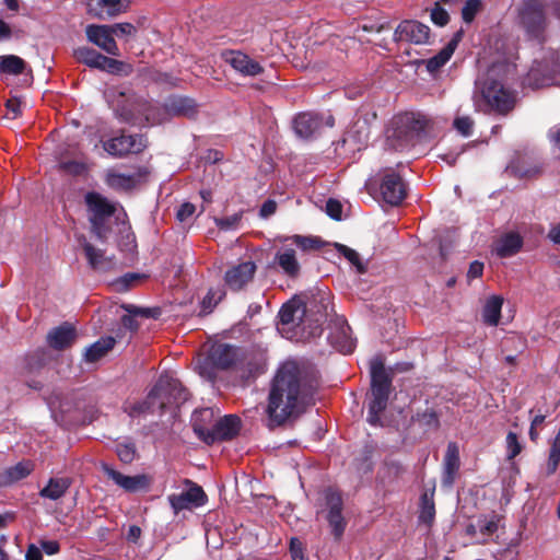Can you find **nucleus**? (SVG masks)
<instances>
[{"instance_id":"64","label":"nucleus","mask_w":560,"mask_h":560,"mask_svg":"<svg viewBox=\"0 0 560 560\" xmlns=\"http://www.w3.org/2000/svg\"><path fill=\"white\" fill-rule=\"evenodd\" d=\"M548 138H549L550 142L552 143L553 149L560 155V125H556L552 128H550V130L548 132Z\"/></svg>"},{"instance_id":"17","label":"nucleus","mask_w":560,"mask_h":560,"mask_svg":"<svg viewBox=\"0 0 560 560\" xmlns=\"http://www.w3.org/2000/svg\"><path fill=\"white\" fill-rule=\"evenodd\" d=\"M429 34V26L418 21L406 20L396 27L394 38L397 42H409L419 45L428 42Z\"/></svg>"},{"instance_id":"59","label":"nucleus","mask_w":560,"mask_h":560,"mask_svg":"<svg viewBox=\"0 0 560 560\" xmlns=\"http://www.w3.org/2000/svg\"><path fill=\"white\" fill-rule=\"evenodd\" d=\"M342 206L336 199H329L326 202V213L335 220H339L341 218Z\"/></svg>"},{"instance_id":"21","label":"nucleus","mask_w":560,"mask_h":560,"mask_svg":"<svg viewBox=\"0 0 560 560\" xmlns=\"http://www.w3.org/2000/svg\"><path fill=\"white\" fill-rule=\"evenodd\" d=\"M207 360L213 366L226 370L237 360V348L226 343H215L210 350Z\"/></svg>"},{"instance_id":"1","label":"nucleus","mask_w":560,"mask_h":560,"mask_svg":"<svg viewBox=\"0 0 560 560\" xmlns=\"http://www.w3.org/2000/svg\"><path fill=\"white\" fill-rule=\"evenodd\" d=\"M316 383L304 365L285 361L278 370L268 397L269 427L284 423L314 404Z\"/></svg>"},{"instance_id":"30","label":"nucleus","mask_w":560,"mask_h":560,"mask_svg":"<svg viewBox=\"0 0 560 560\" xmlns=\"http://www.w3.org/2000/svg\"><path fill=\"white\" fill-rule=\"evenodd\" d=\"M195 100L186 96H174L166 102V109L173 116L192 117L197 113Z\"/></svg>"},{"instance_id":"32","label":"nucleus","mask_w":560,"mask_h":560,"mask_svg":"<svg viewBox=\"0 0 560 560\" xmlns=\"http://www.w3.org/2000/svg\"><path fill=\"white\" fill-rule=\"evenodd\" d=\"M115 339L113 337H105L98 339L96 342L86 348L84 352V359L86 362H96L107 354L109 350L113 349L115 345Z\"/></svg>"},{"instance_id":"13","label":"nucleus","mask_w":560,"mask_h":560,"mask_svg":"<svg viewBox=\"0 0 560 560\" xmlns=\"http://www.w3.org/2000/svg\"><path fill=\"white\" fill-rule=\"evenodd\" d=\"M188 488L180 493L170 494L167 500L175 513L192 508L202 506L207 501V495L202 488L186 479Z\"/></svg>"},{"instance_id":"20","label":"nucleus","mask_w":560,"mask_h":560,"mask_svg":"<svg viewBox=\"0 0 560 560\" xmlns=\"http://www.w3.org/2000/svg\"><path fill=\"white\" fill-rule=\"evenodd\" d=\"M77 339L75 328L69 324L63 323L62 325L52 328L47 334V345L55 350H65L70 348Z\"/></svg>"},{"instance_id":"24","label":"nucleus","mask_w":560,"mask_h":560,"mask_svg":"<svg viewBox=\"0 0 560 560\" xmlns=\"http://www.w3.org/2000/svg\"><path fill=\"white\" fill-rule=\"evenodd\" d=\"M88 10L91 14L102 19L103 14L113 18L127 10L129 0H86Z\"/></svg>"},{"instance_id":"40","label":"nucleus","mask_w":560,"mask_h":560,"mask_svg":"<svg viewBox=\"0 0 560 560\" xmlns=\"http://www.w3.org/2000/svg\"><path fill=\"white\" fill-rule=\"evenodd\" d=\"M285 241H290L304 252L318 249L324 244L317 236H303L298 234L287 237Z\"/></svg>"},{"instance_id":"48","label":"nucleus","mask_w":560,"mask_h":560,"mask_svg":"<svg viewBox=\"0 0 560 560\" xmlns=\"http://www.w3.org/2000/svg\"><path fill=\"white\" fill-rule=\"evenodd\" d=\"M243 212L234 213L226 218H215V225L223 231L236 230L240 226Z\"/></svg>"},{"instance_id":"16","label":"nucleus","mask_w":560,"mask_h":560,"mask_svg":"<svg viewBox=\"0 0 560 560\" xmlns=\"http://www.w3.org/2000/svg\"><path fill=\"white\" fill-rule=\"evenodd\" d=\"M223 59L243 77H257L264 72V67L257 60L240 50L223 52Z\"/></svg>"},{"instance_id":"26","label":"nucleus","mask_w":560,"mask_h":560,"mask_svg":"<svg viewBox=\"0 0 560 560\" xmlns=\"http://www.w3.org/2000/svg\"><path fill=\"white\" fill-rule=\"evenodd\" d=\"M350 332L351 329L347 323H337L328 337L331 346L345 354L351 353L355 348V341Z\"/></svg>"},{"instance_id":"37","label":"nucleus","mask_w":560,"mask_h":560,"mask_svg":"<svg viewBox=\"0 0 560 560\" xmlns=\"http://www.w3.org/2000/svg\"><path fill=\"white\" fill-rule=\"evenodd\" d=\"M74 56L80 62L95 69H101L105 59L104 55L89 47H79L74 50Z\"/></svg>"},{"instance_id":"18","label":"nucleus","mask_w":560,"mask_h":560,"mask_svg":"<svg viewBox=\"0 0 560 560\" xmlns=\"http://www.w3.org/2000/svg\"><path fill=\"white\" fill-rule=\"evenodd\" d=\"M88 39L109 55L118 56L119 49L113 37L110 25L91 24L85 30Z\"/></svg>"},{"instance_id":"7","label":"nucleus","mask_w":560,"mask_h":560,"mask_svg":"<svg viewBox=\"0 0 560 560\" xmlns=\"http://www.w3.org/2000/svg\"><path fill=\"white\" fill-rule=\"evenodd\" d=\"M89 220L92 233L102 242L107 240L110 232L108 221L115 213V205L98 192L91 191L85 195Z\"/></svg>"},{"instance_id":"33","label":"nucleus","mask_w":560,"mask_h":560,"mask_svg":"<svg viewBox=\"0 0 560 560\" xmlns=\"http://www.w3.org/2000/svg\"><path fill=\"white\" fill-rule=\"evenodd\" d=\"M370 127L366 119H358L345 135V142H353L359 145L365 144L370 139Z\"/></svg>"},{"instance_id":"52","label":"nucleus","mask_w":560,"mask_h":560,"mask_svg":"<svg viewBox=\"0 0 560 560\" xmlns=\"http://www.w3.org/2000/svg\"><path fill=\"white\" fill-rule=\"evenodd\" d=\"M453 126L462 136L469 137L472 133L474 120L469 116L457 117Z\"/></svg>"},{"instance_id":"19","label":"nucleus","mask_w":560,"mask_h":560,"mask_svg":"<svg viewBox=\"0 0 560 560\" xmlns=\"http://www.w3.org/2000/svg\"><path fill=\"white\" fill-rule=\"evenodd\" d=\"M255 272V262L244 261L231 267L225 272L224 280L231 290L238 291L253 280Z\"/></svg>"},{"instance_id":"5","label":"nucleus","mask_w":560,"mask_h":560,"mask_svg":"<svg viewBox=\"0 0 560 560\" xmlns=\"http://www.w3.org/2000/svg\"><path fill=\"white\" fill-rule=\"evenodd\" d=\"M188 392L182 383L170 374H162L147 396V405L155 404L160 413L173 405H180L188 399Z\"/></svg>"},{"instance_id":"31","label":"nucleus","mask_w":560,"mask_h":560,"mask_svg":"<svg viewBox=\"0 0 560 560\" xmlns=\"http://www.w3.org/2000/svg\"><path fill=\"white\" fill-rule=\"evenodd\" d=\"M70 486L71 480L69 478H50L48 483L39 491V495L56 501L65 495Z\"/></svg>"},{"instance_id":"23","label":"nucleus","mask_w":560,"mask_h":560,"mask_svg":"<svg viewBox=\"0 0 560 560\" xmlns=\"http://www.w3.org/2000/svg\"><path fill=\"white\" fill-rule=\"evenodd\" d=\"M273 264L284 276L291 279H295L300 276L301 265L293 248H279L275 255Z\"/></svg>"},{"instance_id":"36","label":"nucleus","mask_w":560,"mask_h":560,"mask_svg":"<svg viewBox=\"0 0 560 560\" xmlns=\"http://www.w3.org/2000/svg\"><path fill=\"white\" fill-rule=\"evenodd\" d=\"M435 517L434 490L424 491L420 498L419 521L431 525Z\"/></svg>"},{"instance_id":"54","label":"nucleus","mask_w":560,"mask_h":560,"mask_svg":"<svg viewBox=\"0 0 560 560\" xmlns=\"http://www.w3.org/2000/svg\"><path fill=\"white\" fill-rule=\"evenodd\" d=\"M505 442L508 450V459H513L522 452V445L518 442L516 433L509 432Z\"/></svg>"},{"instance_id":"62","label":"nucleus","mask_w":560,"mask_h":560,"mask_svg":"<svg viewBox=\"0 0 560 560\" xmlns=\"http://www.w3.org/2000/svg\"><path fill=\"white\" fill-rule=\"evenodd\" d=\"M7 117L14 119L21 114V103L18 98L8 100L5 103Z\"/></svg>"},{"instance_id":"10","label":"nucleus","mask_w":560,"mask_h":560,"mask_svg":"<svg viewBox=\"0 0 560 560\" xmlns=\"http://www.w3.org/2000/svg\"><path fill=\"white\" fill-rule=\"evenodd\" d=\"M241 420L237 416L229 415L217 420L211 427L196 423V434L207 444L231 440L237 435Z\"/></svg>"},{"instance_id":"28","label":"nucleus","mask_w":560,"mask_h":560,"mask_svg":"<svg viewBox=\"0 0 560 560\" xmlns=\"http://www.w3.org/2000/svg\"><path fill=\"white\" fill-rule=\"evenodd\" d=\"M523 246V238L515 232L501 236L494 244V253L501 257H511L520 252Z\"/></svg>"},{"instance_id":"45","label":"nucleus","mask_w":560,"mask_h":560,"mask_svg":"<svg viewBox=\"0 0 560 560\" xmlns=\"http://www.w3.org/2000/svg\"><path fill=\"white\" fill-rule=\"evenodd\" d=\"M108 73L113 74H128L131 71V67L120 60L113 59L105 56L103 65H101V69Z\"/></svg>"},{"instance_id":"39","label":"nucleus","mask_w":560,"mask_h":560,"mask_svg":"<svg viewBox=\"0 0 560 560\" xmlns=\"http://www.w3.org/2000/svg\"><path fill=\"white\" fill-rule=\"evenodd\" d=\"M25 69V62L22 58L9 55L0 60V71L8 74H21Z\"/></svg>"},{"instance_id":"56","label":"nucleus","mask_w":560,"mask_h":560,"mask_svg":"<svg viewBox=\"0 0 560 560\" xmlns=\"http://www.w3.org/2000/svg\"><path fill=\"white\" fill-rule=\"evenodd\" d=\"M431 20L434 24L439 26H444L448 23L450 15L440 5V3H435L434 8L431 11Z\"/></svg>"},{"instance_id":"25","label":"nucleus","mask_w":560,"mask_h":560,"mask_svg":"<svg viewBox=\"0 0 560 560\" xmlns=\"http://www.w3.org/2000/svg\"><path fill=\"white\" fill-rule=\"evenodd\" d=\"M323 127V119L319 115L314 113L299 114L293 122V128L296 135L301 138L307 139L314 136Z\"/></svg>"},{"instance_id":"12","label":"nucleus","mask_w":560,"mask_h":560,"mask_svg":"<svg viewBox=\"0 0 560 560\" xmlns=\"http://www.w3.org/2000/svg\"><path fill=\"white\" fill-rule=\"evenodd\" d=\"M380 192L383 200L390 206H398L407 196V185L401 175L393 168L380 172Z\"/></svg>"},{"instance_id":"8","label":"nucleus","mask_w":560,"mask_h":560,"mask_svg":"<svg viewBox=\"0 0 560 560\" xmlns=\"http://www.w3.org/2000/svg\"><path fill=\"white\" fill-rule=\"evenodd\" d=\"M132 104H138L142 110H126L125 104L119 105L116 109V117L127 124L142 126L144 124L158 125L164 121L167 115L166 105L164 107L159 104H152L145 98H135Z\"/></svg>"},{"instance_id":"14","label":"nucleus","mask_w":560,"mask_h":560,"mask_svg":"<svg viewBox=\"0 0 560 560\" xmlns=\"http://www.w3.org/2000/svg\"><path fill=\"white\" fill-rule=\"evenodd\" d=\"M147 147V141L142 136L139 135H130L125 136L121 135L119 137L112 138L104 142V150L113 155V156H124L127 154H137L144 150Z\"/></svg>"},{"instance_id":"4","label":"nucleus","mask_w":560,"mask_h":560,"mask_svg":"<svg viewBox=\"0 0 560 560\" xmlns=\"http://www.w3.org/2000/svg\"><path fill=\"white\" fill-rule=\"evenodd\" d=\"M472 98L476 109L483 113L506 115L515 105V95L498 81L485 82Z\"/></svg>"},{"instance_id":"6","label":"nucleus","mask_w":560,"mask_h":560,"mask_svg":"<svg viewBox=\"0 0 560 560\" xmlns=\"http://www.w3.org/2000/svg\"><path fill=\"white\" fill-rule=\"evenodd\" d=\"M427 119L415 113H404L393 118L387 129V140L395 149H402L425 128Z\"/></svg>"},{"instance_id":"11","label":"nucleus","mask_w":560,"mask_h":560,"mask_svg":"<svg viewBox=\"0 0 560 560\" xmlns=\"http://www.w3.org/2000/svg\"><path fill=\"white\" fill-rule=\"evenodd\" d=\"M560 72V63L556 50H548L544 59H535L527 74L528 84L540 88L549 82Z\"/></svg>"},{"instance_id":"29","label":"nucleus","mask_w":560,"mask_h":560,"mask_svg":"<svg viewBox=\"0 0 560 560\" xmlns=\"http://www.w3.org/2000/svg\"><path fill=\"white\" fill-rule=\"evenodd\" d=\"M83 250L89 265L96 271H107L114 267V260L105 256L104 252L85 242Z\"/></svg>"},{"instance_id":"60","label":"nucleus","mask_w":560,"mask_h":560,"mask_svg":"<svg viewBox=\"0 0 560 560\" xmlns=\"http://www.w3.org/2000/svg\"><path fill=\"white\" fill-rule=\"evenodd\" d=\"M196 211V207L195 205L190 203V202H184L183 205H180V207L178 208L177 210V213H176V217L177 219L180 221V222H184L186 221L187 219H189L190 217H192V214L195 213Z\"/></svg>"},{"instance_id":"63","label":"nucleus","mask_w":560,"mask_h":560,"mask_svg":"<svg viewBox=\"0 0 560 560\" xmlns=\"http://www.w3.org/2000/svg\"><path fill=\"white\" fill-rule=\"evenodd\" d=\"M113 35H131L136 32V27L130 23H118L110 26Z\"/></svg>"},{"instance_id":"27","label":"nucleus","mask_w":560,"mask_h":560,"mask_svg":"<svg viewBox=\"0 0 560 560\" xmlns=\"http://www.w3.org/2000/svg\"><path fill=\"white\" fill-rule=\"evenodd\" d=\"M459 469V451L456 443L451 442L447 445L443 464L442 483L445 487H452L455 476Z\"/></svg>"},{"instance_id":"22","label":"nucleus","mask_w":560,"mask_h":560,"mask_svg":"<svg viewBox=\"0 0 560 560\" xmlns=\"http://www.w3.org/2000/svg\"><path fill=\"white\" fill-rule=\"evenodd\" d=\"M121 307L126 311L121 317V324L130 331L138 330L140 326L138 318H158L161 314L160 308L139 307L133 304H124Z\"/></svg>"},{"instance_id":"50","label":"nucleus","mask_w":560,"mask_h":560,"mask_svg":"<svg viewBox=\"0 0 560 560\" xmlns=\"http://www.w3.org/2000/svg\"><path fill=\"white\" fill-rule=\"evenodd\" d=\"M116 453L122 463L129 464L135 459L136 448L132 443H119L116 446Z\"/></svg>"},{"instance_id":"2","label":"nucleus","mask_w":560,"mask_h":560,"mask_svg":"<svg viewBox=\"0 0 560 560\" xmlns=\"http://www.w3.org/2000/svg\"><path fill=\"white\" fill-rule=\"evenodd\" d=\"M517 24L528 40L542 44L548 38L550 20L546 0H523L516 8Z\"/></svg>"},{"instance_id":"47","label":"nucleus","mask_w":560,"mask_h":560,"mask_svg":"<svg viewBox=\"0 0 560 560\" xmlns=\"http://www.w3.org/2000/svg\"><path fill=\"white\" fill-rule=\"evenodd\" d=\"M500 517L495 514L490 517H481L477 521L479 532L483 536H490L494 534L499 528Z\"/></svg>"},{"instance_id":"43","label":"nucleus","mask_w":560,"mask_h":560,"mask_svg":"<svg viewBox=\"0 0 560 560\" xmlns=\"http://www.w3.org/2000/svg\"><path fill=\"white\" fill-rule=\"evenodd\" d=\"M151 483V478L147 475H136V476H127L124 490L127 492H137L140 490H145L149 488Z\"/></svg>"},{"instance_id":"15","label":"nucleus","mask_w":560,"mask_h":560,"mask_svg":"<svg viewBox=\"0 0 560 560\" xmlns=\"http://www.w3.org/2000/svg\"><path fill=\"white\" fill-rule=\"evenodd\" d=\"M325 500L328 509L327 521L336 539H340L346 529V521L342 516L341 494L329 488L325 491Z\"/></svg>"},{"instance_id":"9","label":"nucleus","mask_w":560,"mask_h":560,"mask_svg":"<svg viewBox=\"0 0 560 560\" xmlns=\"http://www.w3.org/2000/svg\"><path fill=\"white\" fill-rule=\"evenodd\" d=\"M325 312H317L316 318L313 319L315 323V328L326 318L327 316V305L324 306ZM308 310L305 304L302 303L301 300L292 299L289 302L284 303L279 312L280 324L284 327L289 328H302L303 330L306 328H312V320L308 319Z\"/></svg>"},{"instance_id":"49","label":"nucleus","mask_w":560,"mask_h":560,"mask_svg":"<svg viewBox=\"0 0 560 560\" xmlns=\"http://www.w3.org/2000/svg\"><path fill=\"white\" fill-rule=\"evenodd\" d=\"M482 9L481 0H467L462 9V18L466 23L472 22L476 14Z\"/></svg>"},{"instance_id":"38","label":"nucleus","mask_w":560,"mask_h":560,"mask_svg":"<svg viewBox=\"0 0 560 560\" xmlns=\"http://www.w3.org/2000/svg\"><path fill=\"white\" fill-rule=\"evenodd\" d=\"M32 471V465L30 463H19L15 466L5 470L1 476L2 483H12L21 480L28 476Z\"/></svg>"},{"instance_id":"57","label":"nucleus","mask_w":560,"mask_h":560,"mask_svg":"<svg viewBox=\"0 0 560 560\" xmlns=\"http://www.w3.org/2000/svg\"><path fill=\"white\" fill-rule=\"evenodd\" d=\"M104 474L112 479L118 487L124 488L127 476L112 468L107 464L102 465Z\"/></svg>"},{"instance_id":"42","label":"nucleus","mask_w":560,"mask_h":560,"mask_svg":"<svg viewBox=\"0 0 560 560\" xmlns=\"http://www.w3.org/2000/svg\"><path fill=\"white\" fill-rule=\"evenodd\" d=\"M135 98L142 97L136 94H126L125 92H118L117 94H115L114 98L110 101L114 113L116 114L117 107L122 104H125L126 110H132L136 113L138 110H142V108L139 107L138 104H132V101H135Z\"/></svg>"},{"instance_id":"35","label":"nucleus","mask_w":560,"mask_h":560,"mask_svg":"<svg viewBox=\"0 0 560 560\" xmlns=\"http://www.w3.org/2000/svg\"><path fill=\"white\" fill-rule=\"evenodd\" d=\"M457 46V39H452L439 54L428 59L427 69L434 73L440 70L452 57Z\"/></svg>"},{"instance_id":"34","label":"nucleus","mask_w":560,"mask_h":560,"mask_svg":"<svg viewBox=\"0 0 560 560\" xmlns=\"http://www.w3.org/2000/svg\"><path fill=\"white\" fill-rule=\"evenodd\" d=\"M502 304L503 299L498 295H493L487 300L482 311V317L486 324L490 326H497L499 324Z\"/></svg>"},{"instance_id":"51","label":"nucleus","mask_w":560,"mask_h":560,"mask_svg":"<svg viewBox=\"0 0 560 560\" xmlns=\"http://www.w3.org/2000/svg\"><path fill=\"white\" fill-rule=\"evenodd\" d=\"M140 278L141 276L139 273H126L114 282L115 290L117 292H125L140 280Z\"/></svg>"},{"instance_id":"44","label":"nucleus","mask_w":560,"mask_h":560,"mask_svg":"<svg viewBox=\"0 0 560 560\" xmlns=\"http://www.w3.org/2000/svg\"><path fill=\"white\" fill-rule=\"evenodd\" d=\"M337 250L345 256L357 268V271L359 273H364L366 271V267L363 264L360 255L352 248L342 245V244H336Z\"/></svg>"},{"instance_id":"3","label":"nucleus","mask_w":560,"mask_h":560,"mask_svg":"<svg viewBox=\"0 0 560 560\" xmlns=\"http://www.w3.org/2000/svg\"><path fill=\"white\" fill-rule=\"evenodd\" d=\"M371 400L369 402L368 421L372 425L381 424V415L387 407L392 378L386 372L383 361L373 358L370 362Z\"/></svg>"},{"instance_id":"46","label":"nucleus","mask_w":560,"mask_h":560,"mask_svg":"<svg viewBox=\"0 0 560 560\" xmlns=\"http://www.w3.org/2000/svg\"><path fill=\"white\" fill-rule=\"evenodd\" d=\"M48 361V354L45 350H37L33 354L28 355L25 360V370L28 373H33L36 370L43 368Z\"/></svg>"},{"instance_id":"55","label":"nucleus","mask_w":560,"mask_h":560,"mask_svg":"<svg viewBox=\"0 0 560 560\" xmlns=\"http://www.w3.org/2000/svg\"><path fill=\"white\" fill-rule=\"evenodd\" d=\"M214 417V412L211 408H205L199 411H196L192 417V428L196 432V423H202L206 427H209L208 424L212 422Z\"/></svg>"},{"instance_id":"53","label":"nucleus","mask_w":560,"mask_h":560,"mask_svg":"<svg viewBox=\"0 0 560 560\" xmlns=\"http://www.w3.org/2000/svg\"><path fill=\"white\" fill-rule=\"evenodd\" d=\"M512 173L520 178H532L537 176L541 172V167L539 165H534L530 167H525L522 164L513 165L511 167Z\"/></svg>"},{"instance_id":"58","label":"nucleus","mask_w":560,"mask_h":560,"mask_svg":"<svg viewBox=\"0 0 560 560\" xmlns=\"http://www.w3.org/2000/svg\"><path fill=\"white\" fill-rule=\"evenodd\" d=\"M159 411L155 404L147 405V398L142 402H138L131 406L129 415L136 416L144 412L154 413Z\"/></svg>"},{"instance_id":"61","label":"nucleus","mask_w":560,"mask_h":560,"mask_svg":"<svg viewBox=\"0 0 560 560\" xmlns=\"http://www.w3.org/2000/svg\"><path fill=\"white\" fill-rule=\"evenodd\" d=\"M60 168L70 174H81L84 171V165L77 161H66L59 164Z\"/></svg>"},{"instance_id":"41","label":"nucleus","mask_w":560,"mask_h":560,"mask_svg":"<svg viewBox=\"0 0 560 560\" xmlns=\"http://www.w3.org/2000/svg\"><path fill=\"white\" fill-rule=\"evenodd\" d=\"M106 183L109 187L114 189L127 190L135 186L136 179L131 175L109 173L107 175Z\"/></svg>"}]
</instances>
